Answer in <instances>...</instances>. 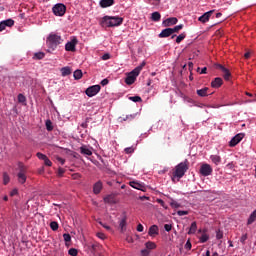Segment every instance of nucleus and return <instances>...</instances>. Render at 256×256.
Listing matches in <instances>:
<instances>
[{"instance_id":"nucleus-1","label":"nucleus","mask_w":256,"mask_h":256,"mask_svg":"<svg viewBox=\"0 0 256 256\" xmlns=\"http://www.w3.org/2000/svg\"><path fill=\"white\" fill-rule=\"evenodd\" d=\"M61 43H63V37L55 33L49 34L46 40L48 48L52 51H55V49H57V46Z\"/></svg>"},{"instance_id":"nucleus-2","label":"nucleus","mask_w":256,"mask_h":256,"mask_svg":"<svg viewBox=\"0 0 256 256\" xmlns=\"http://www.w3.org/2000/svg\"><path fill=\"white\" fill-rule=\"evenodd\" d=\"M124 19L119 16H105L102 19V25L106 27H117L123 24Z\"/></svg>"},{"instance_id":"nucleus-3","label":"nucleus","mask_w":256,"mask_h":256,"mask_svg":"<svg viewBox=\"0 0 256 256\" xmlns=\"http://www.w3.org/2000/svg\"><path fill=\"white\" fill-rule=\"evenodd\" d=\"M189 164L190 163L188 160L178 164L173 172V177H177L179 179L183 178L186 172L189 170Z\"/></svg>"},{"instance_id":"nucleus-4","label":"nucleus","mask_w":256,"mask_h":256,"mask_svg":"<svg viewBox=\"0 0 256 256\" xmlns=\"http://www.w3.org/2000/svg\"><path fill=\"white\" fill-rule=\"evenodd\" d=\"M18 171H19L17 174L18 182L21 184H25L27 181V176H26L27 167L23 163L19 162L18 163Z\"/></svg>"},{"instance_id":"nucleus-5","label":"nucleus","mask_w":256,"mask_h":256,"mask_svg":"<svg viewBox=\"0 0 256 256\" xmlns=\"http://www.w3.org/2000/svg\"><path fill=\"white\" fill-rule=\"evenodd\" d=\"M139 76V69L132 70L126 77L125 83L129 86L133 85Z\"/></svg>"},{"instance_id":"nucleus-6","label":"nucleus","mask_w":256,"mask_h":256,"mask_svg":"<svg viewBox=\"0 0 256 256\" xmlns=\"http://www.w3.org/2000/svg\"><path fill=\"white\" fill-rule=\"evenodd\" d=\"M101 90L100 85H93L86 89L85 93L89 98L96 96Z\"/></svg>"},{"instance_id":"nucleus-7","label":"nucleus","mask_w":256,"mask_h":256,"mask_svg":"<svg viewBox=\"0 0 256 256\" xmlns=\"http://www.w3.org/2000/svg\"><path fill=\"white\" fill-rule=\"evenodd\" d=\"M52 11L55 16H63L67 12V7H65L63 4H56Z\"/></svg>"},{"instance_id":"nucleus-8","label":"nucleus","mask_w":256,"mask_h":256,"mask_svg":"<svg viewBox=\"0 0 256 256\" xmlns=\"http://www.w3.org/2000/svg\"><path fill=\"white\" fill-rule=\"evenodd\" d=\"M78 44V40L76 37H73L71 41L66 43L65 45V50L70 51V52H75L76 51V45Z\"/></svg>"},{"instance_id":"nucleus-9","label":"nucleus","mask_w":256,"mask_h":256,"mask_svg":"<svg viewBox=\"0 0 256 256\" xmlns=\"http://www.w3.org/2000/svg\"><path fill=\"white\" fill-rule=\"evenodd\" d=\"M212 173H213V168H211V165H209V164L201 165V167H200V174L202 176L207 177V176L211 175Z\"/></svg>"},{"instance_id":"nucleus-10","label":"nucleus","mask_w":256,"mask_h":256,"mask_svg":"<svg viewBox=\"0 0 256 256\" xmlns=\"http://www.w3.org/2000/svg\"><path fill=\"white\" fill-rule=\"evenodd\" d=\"M216 68L217 70H220L222 72L224 80L229 81L231 77V73L229 72V70L221 64H217Z\"/></svg>"},{"instance_id":"nucleus-11","label":"nucleus","mask_w":256,"mask_h":256,"mask_svg":"<svg viewBox=\"0 0 256 256\" xmlns=\"http://www.w3.org/2000/svg\"><path fill=\"white\" fill-rule=\"evenodd\" d=\"M243 138H244V134H236V136H234L232 140H230L229 146L235 147L237 144H239L242 141Z\"/></svg>"},{"instance_id":"nucleus-12","label":"nucleus","mask_w":256,"mask_h":256,"mask_svg":"<svg viewBox=\"0 0 256 256\" xmlns=\"http://www.w3.org/2000/svg\"><path fill=\"white\" fill-rule=\"evenodd\" d=\"M223 84V80L221 77H216L212 80L211 82V87L214 88V89H219L221 88Z\"/></svg>"},{"instance_id":"nucleus-13","label":"nucleus","mask_w":256,"mask_h":256,"mask_svg":"<svg viewBox=\"0 0 256 256\" xmlns=\"http://www.w3.org/2000/svg\"><path fill=\"white\" fill-rule=\"evenodd\" d=\"M196 94L201 98H205V97H208L209 95H211V93H209V87H204L202 89H198L196 91Z\"/></svg>"},{"instance_id":"nucleus-14","label":"nucleus","mask_w":256,"mask_h":256,"mask_svg":"<svg viewBox=\"0 0 256 256\" xmlns=\"http://www.w3.org/2000/svg\"><path fill=\"white\" fill-rule=\"evenodd\" d=\"M130 186L134 189L141 190L142 192L146 191V186L143 183H139L137 181L130 182Z\"/></svg>"},{"instance_id":"nucleus-15","label":"nucleus","mask_w":256,"mask_h":256,"mask_svg":"<svg viewBox=\"0 0 256 256\" xmlns=\"http://www.w3.org/2000/svg\"><path fill=\"white\" fill-rule=\"evenodd\" d=\"M178 23V19L176 17L167 18L162 22L163 26L170 27Z\"/></svg>"},{"instance_id":"nucleus-16","label":"nucleus","mask_w":256,"mask_h":256,"mask_svg":"<svg viewBox=\"0 0 256 256\" xmlns=\"http://www.w3.org/2000/svg\"><path fill=\"white\" fill-rule=\"evenodd\" d=\"M213 12H215V10H211L209 12H206L204 15L199 17L198 20L202 23H207L209 21V18H211V16L213 15Z\"/></svg>"},{"instance_id":"nucleus-17","label":"nucleus","mask_w":256,"mask_h":256,"mask_svg":"<svg viewBox=\"0 0 256 256\" xmlns=\"http://www.w3.org/2000/svg\"><path fill=\"white\" fill-rule=\"evenodd\" d=\"M172 34H173L172 28H166L162 30L158 36L159 38H167V37H170Z\"/></svg>"},{"instance_id":"nucleus-18","label":"nucleus","mask_w":256,"mask_h":256,"mask_svg":"<svg viewBox=\"0 0 256 256\" xmlns=\"http://www.w3.org/2000/svg\"><path fill=\"white\" fill-rule=\"evenodd\" d=\"M159 234V228H158V226L157 225H152V226H150V228H149V230H148V235L150 236V237H154V236H156V235H158Z\"/></svg>"},{"instance_id":"nucleus-19","label":"nucleus","mask_w":256,"mask_h":256,"mask_svg":"<svg viewBox=\"0 0 256 256\" xmlns=\"http://www.w3.org/2000/svg\"><path fill=\"white\" fill-rule=\"evenodd\" d=\"M115 4L114 0H101L100 1V6L102 8H107V7H111Z\"/></svg>"},{"instance_id":"nucleus-20","label":"nucleus","mask_w":256,"mask_h":256,"mask_svg":"<svg viewBox=\"0 0 256 256\" xmlns=\"http://www.w3.org/2000/svg\"><path fill=\"white\" fill-rule=\"evenodd\" d=\"M102 188H103L102 182H101V181H98V182L95 183L94 186H93V192H94L95 194H99V193L101 192Z\"/></svg>"},{"instance_id":"nucleus-21","label":"nucleus","mask_w":256,"mask_h":256,"mask_svg":"<svg viewBox=\"0 0 256 256\" xmlns=\"http://www.w3.org/2000/svg\"><path fill=\"white\" fill-rule=\"evenodd\" d=\"M197 229H198L197 222H192L191 226H190V229L188 231V235L196 234Z\"/></svg>"},{"instance_id":"nucleus-22","label":"nucleus","mask_w":256,"mask_h":256,"mask_svg":"<svg viewBox=\"0 0 256 256\" xmlns=\"http://www.w3.org/2000/svg\"><path fill=\"white\" fill-rule=\"evenodd\" d=\"M256 221V210H254L248 218L247 225H252Z\"/></svg>"},{"instance_id":"nucleus-23","label":"nucleus","mask_w":256,"mask_h":256,"mask_svg":"<svg viewBox=\"0 0 256 256\" xmlns=\"http://www.w3.org/2000/svg\"><path fill=\"white\" fill-rule=\"evenodd\" d=\"M61 74H62V77H67V76L71 75V69H70V67H69V66L63 67V68L61 69Z\"/></svg>"},{"instance_id":"nucleus-24","label":"nucleus","mask_w":256,"mask_h":256,"mask_svg":"<svg viewBox=\"0 0 256 256\" xmlns=\"http://www.w3.org/2000/svg\"><path fill=\"white\" fill-rule=\"evenodd\" d=\"M46 57V54L44 52H37L33 55V59H36L37 61H41Z\"/></svg>"},{"instance_id":"nucleus-25","label":"nucleus","mask_w":256,"mask_h":256,"mask_svg":"<svg viewBox=\"0 0 256 256\" xmlns=\"http://www.w3.org/2000/svg\"><path fill=\"white\" fill-rule=\"evenodd\" d=\"M145 248H146L147 250H154V249L157 248V245H156L155 242L148 241V242L145 243Z\"/></svg>"},{"instance_id":"nucleus-26","label":"nucleus","mask_w":256,"mask_h":256,"mask_svg":"<svg viewBox=\"0 0 256 256\" xmlns=\"http://www.w3.org/2000/svg\"><path fill=\"white\" fill-rule=\"evenodd\" d=\"M80 152L83 155H87V156H91L92 155V151L90 149H88L86 146H82L80 148Z\"/></svg>"},{"instance_id":"nucleus-27","label":"nucleus","mask_w":256,"mask_h":256,"mask_svg":"<svg viewBox=\"0 0 256 256\" xmlns=\"http://www.w3.org/2000/svg\"><path fill=\"white\" fill-rule=\"evenodd\" d=\"M151 20L155 22H159L161 20V14L159 12H153L151 14Z\"/></svg>"},{"instance_id":"nucleus-28","label":"nucleus","mask_w":256,"mask_h":256,"mask_svg":"<svg viewBox=\"0 0 256 256\" xmlns=\"http://www.w3.org/2000/svg\"><path fill=\"white\" fill-rule=\"evenodd\" d=\"M105 203H109V204H115L116 200L115 197L113 195H108L104 198Z\"/></svg>"},{"instance_id":"nucleus-29","label":"nucleus","mask_w":256,"mask_h":256,"mask_svg":"<svg viewBox=\"0 0 256 256\" xmlns=\"http://www.w3.org/2000/svg\"><path fill=\"white\" fill-rule=\"evenodd\" d=\"M211 161L215 164V165H219L221 163V157L217 156V155H212L210 157Z\"/></svg>"},{"instance_id":"nucleus-30","label":"nucleus","mask_w":256,"mask_h":256,"mask_svg":"<svg viewBox=\"0 0 256 256\" xmlns=\"http://www.w3.org/2000/svg\"><path fill=\"white\" fill-rule=\"evenodd\" d=\"M45 125H46L47 131H53L54 130L53 122L50 119L46 120Z\"/></svg>"},{"instance_id":"nucleus-31","label":"nucleus","mask_w":256,"mask_h":256,"mask_svg":"<svg viewBox=\"0 0 256 256\" xmlns=\"http://www.w3.org/2000/svg\"><path fill=\"white\" fill-rule=\"evenodd\" d=\"M5 27H12L15 24V21L13 19H7L5 21H1Z\"/></svg>"},{"instance_id":"nucleus-32","label":"nucleus","mask_w":256,"mask_h":256,"mask_svg":"<svg viewBox=\"0 0 256 256\" xmlns=\"http://www.w3.org/2000/svg\"><path fill=\"white\" fill-rule=\"evenodd\" d=\"M63 239H64V241H65V243H66V247H69V243H70V241H71V236H70V234H69V233H64V234H63Z\"/></svg>"},{"instance_id":"nucleus-33","label":"nucleus","mask_w":256,"mask_h":256,"mask_svg":"<svg viewBox=\"0 0 256 256\" xmlns=\"http://www.w3.org/2000/svg\"><path fill=\"white\" fill-rule=\"evenodd\" d=\"M50 228H51V230L52 231H57V230H59V223H57L56 221H52L51 223H50Z\"/></svg>"},{"instance_id":"nucleus-34","label":"nucleus","mask_w":256,"mask_h":256,"mask_svg":"<svg viewBox=\"0 0 256 256\" xmlns=\"http://www.w3.org/2000/svg\"><path fill=\"white\" fill-rule=\"evenodd\" d=\"M136 117V114H130V115H126L125 117H121L122 121H132L134 120Z\"/></svg>"},{"instance_id":"nucleus-35","label":"nucleus","mask_w":256,"mask_h":256,"mask_svg":"<svg viewBox=\"0 0 256 256\" xmlns=\"http://www.w3.org/2000/svg\"><path fill=\"white\" fill-rule=\"evenodd\" d=\"M73 76H74V79H75V80H80V79L82 78V71L79 70V69L76 70V71L74 72Z\"/></svg>"},{"instance_id":"nucleus-36","label":"nucleus","mask_w":256,"mask_h":256,"mask_svg":"<svg viewBox=\"0 0 256 256\" xmlns=\"http://www.w3.org/2000/svg\"><path fill=\"white\" fill-rule=\"evenodd\" d=\"M207 241H209V235H207L206 233L202 234L200 237V243L204 244L207 243Z\"/></svg>"},{"instance_id":"nucleus-37","label":"nucleus","mask_w":256,"mask_h":256,"mask_svg":"<svg viewBox=\"0 0 256 256\" xmlns=\"http://www.w3.org/2000/svg\"><path fill=\"white\" fill-rule=\"evenodd\" d=\"M126 226H127V219H126V217H125V218H123V219L120 221V228H121L122 232H124Z\"/></svg>"},{"instance_id":"nucleus-38","label":"nucleus","mask_w":256,"mask_h":256,"mask_svg":"<svg viewBox=\"0 0 256 256\" xmlns=\"http://www.w3.org/2000/svg\"><path fill=\"white\" fill-rule=\"evenodd\" d=\"M183 28H184V25H183V24L177 25V26H175L174 28H171L172 34L179 32V31L182 30Z\"/></svg>"},{"instance_id":"nucleus-39","label":"nucleus","mask_w":256,"mask_h":256,"mask_svg":"<svg viewBox=\"0 0 256 256\" xmlns=\"http://www.w3.org/2000/svg\"><path fill=\"white\" fill-rule=\"evenodd\" d=\"M17 99H18L19 103H26V101H27L26 96L21 93L18 94Z\"/></svg>"},{"instance_id":"nucleus-40","label":"nucleus","mask_w":256,"mask_h":256,"mask_svg":"<svg viewBox=\"0 0 256 256\" xmlns=\"http://www.w3.org/2000/svg\"><path fill=\"white\" fill-rule=\"evenodd\" d=\"M185 38H186V33L180 34V35L176 38V43H177V44H180Z\"/></svg>"},{"instance_id":"nucleus-41","label":"nucleus","mask_w":256,"mask_h":256,"mask_svg":"<svg viewBox=\"0 0 256 256\" xmlns=\"http://www.w3.org/2000/svg\"><path fill=\"white\" fill-rule=\"evenodd\" d=\"M130 101L134 103L142 102V98L140 96H130Z\"/></svg>"},{"instance_id":"nucleus-42","label":"nucleus","mask_w":256,"mask_h":256,"mask_svg":"<svg viewBox=\"0 0 256 256\" xmlns=\"http://www.w3.org/2000/svg\"><path fill=\"white\" fill-rule=\"evenodd\" d=\"M10 182V177L7 173H3V184L7 185Z\"/></svg>"},{"instance_id":"nucleus-43","label":"nucleus","mask_w":256,"mask_h":256,"mask_svg":"<svg viewBox=\"0 0 256 256\" xmlns=\"http://www.w3.org/2000/svg\"><path fill=\"white\" fill-rule=\"evenodd\" d=\"M68 254L70 256H77L78 255V250L75 249V248H70L69 251H68Z\"/></svg>"},{"instance_id":"nucleus-44","label":"nucleus","mask_w":256,"mask_h":256,"mask_svg":"<svg viewBox=\"0 0 256 256\" xmlns=\"http://www.w3.org/2000/svg\"><path fill=\"white\" fill-rule=\"evenodd\" d=\"M146 62H142L141 65H139L138 67L134 68V70H138V74L140 75L141 71L143 70V68L145 67Z\"/></svg>"},{"instance_id":"nucleus-45","label":"nucleus","mask_w":256,"mask_h":256,"mask_svg":"<svg viewBox=\"0 0 256 256\" xmlns=\"http://www.w3.org/2000/svg\"><path fill=\"white\" fill-rule=\"evenodd\" d=\"M156 202H157L158 204H160V205L163 207V209H168V206L165 204V201H164V200H162V199H157Z\"/></svg>"},{"instance_id":"nucleus-46","label":"nucleus","mask_w":256,"mask_h":256,"mask_svg":"<svg viewBox=\"0 0 256 256\" xmlns=\"http://www.w3.org/2000/svg\"><path fill=\"white\" fill-rule=\"evenodd\" d=\"M177 215L179 217H183V215H189V211L179 210V211H177Z\"/></svg>"},{"instance_id":"nucleus-47","label":"nucleus","mask_w":256,"mask_h":256,"mask_svg":"<svg viewBox=\"0 0 256 256\" xmlns=\"http://www.w3.org/2000/svg\"><path fill=\"white\" fill-rule=\"evenodd\" d=\"M44 161V164L48 167H52L53 166V163L52 161L47 157L46 159L43 160Z\"/></svg>"},{"instance_id":"nucleus-48","label":"nucleus","mask_w":256,"mask_h":256,"mask_svg":"<svg viewBox=\"0 0 256 256\" xmlns=\"http://www.w3.org/2000/svg\"><path fill=\"white\" fill-rule=\"evenodd\" d=\"M172 228H173V226H172L171 224H165V225H164V230H165L166 232H171V231H172Z\"/></svg>"},{"instance_id":"nucleus-49","label":"nucleus","mask_w":256,"mask_h":256,"mask_svg":"<svg viewBox=\"0 0 256 256\" xmlns=\"http://www.w3.org/2000/svg\"><path fill=\"white\" fill-rule=\"evenodd\" d=\"M216 238L217 240H221L223 238V232L221 230L216 232Z\"/></svg>"},{"instance_id":"nucleus-50","label":"nucleus","mask_w":256,"mask_h":256,"mask_svg":"<svg viewBox=\"0 0 256 256\" xmlns=\"http://www.w3.org/2000/svg\"><path fill=\"white\" fill-rule=\"evenodd\" d=\"M140 253L142 254V256H149L150 251L148 249H142Z\"/></svg>"},{"instance_id":"nucleus-51","label":"nucleus","mask_w":256,"mask_h":256,"mask_svg":"<svg viewBox=\"0 0 256 256\" xmlns=\"http://www.w3.org/2000/svg\"><path fill=\"white\" fill-rule=\"evenodd\" d=\"M36 156L38 159L43 160V161L47 158V156L42 153H37Z\"/></svg>"},{"instance_id":"nucleus-52","label":"nucleus","mask_w":256,"mask_h":256,"mask_svg":"<svg viewBox=\"0 0 256 256\" xmlns=\"http://www.w3.org/2000/svg\"><path fill=\"white\" fill-rule=\"evenodd\" d=\"M247 239H248L247 234H244V235H242V237L240 238V242H241L243 245H245V242H246Z\"/></svg>"},{"instance_id":"nucleus-53","label":"nucleus","mask_w":256,"mask_h":256,"mask_svg":"<svg viewBox=\"0 0 256 256\" xmlns=\"http://www.w3.org/2000/svg\"><path fill=\"white\" fill-rule=\"evenodd\" d=\"M170 205L172 206V207H174V209H179V207L181 206L179 203H177L176 201H172L171 203H170Z\"/></svg>"},{"instance_id":"nucleus-54","label":"nucleus","mask_w":256,"mask_h":256,"mask_svg":"<svg viewBox=\"0 0 256 256\" xmlns=\"http://www.w3.org/2000/svg\"><path fill=\"white\" fill-rule=\"evenodd\" d=\"M185 249L186 250H191L192 249V243L190 240H188L185 244Z\"/></svg>"},{"instance_id":"nucleus-55","label":"nucleus","mask_w":256,"mask_h":256,"mask_svg":"<svg viewBox=\"0 0 256 256\" xmlns=\"http://www.w3.org/2000/svg\"><path fill=\"white\" fill-rule=\"evenodd\" d=\"M136 231L142 233L144 231V226L142 224H138V227H136Z\"/></svg>"},{"instance_id":"nucleus-56","label":"nucleus","mask_w":256,"mask_h":256,"mask_svg":"<svg viewBox=\"0 0 256 256\" xmlns=\"http://www.w3.org/2000/svg\"><path fill=\"white\" fill-rule=\"evenodd\" d=\"M63 174H65V169L59 168V169H58V176H59V177H63Z\"/></svg>"},{"instance_id":"nucleus-57","label":"nucleus","mask_w":256,"mask_h":256,"mask_svg":"<svg viewBox=\"0 0 256 256\" xmlns=\"http://www.w3.org/2000/svg\"><path fill=\"white\" fill-rule=\"evenodd\" d=\"M134 151H135V150H134L133 147H129V148H126V149H125V152H126L127 154H132Z\"/></svg>"},{"instance_id":"nucleus-58","label":"nucleus","mask_w":256,"mask_h":256,"mask_svg":"<svg viewBox=\"0 0 256 256\" xmlns=\"http://www.w3.org/2000/svg\"><path fill=\"white\" fill-rule=\"evenodd\" d=\"M88 122H89V118H86L85 122H83L81 124V127L84 128V129L87 128L88 127Z\"/></svg>"},{"instance_id":"nucleus-59","label":"nucleus","mask_w":256,"mask_h":256,"mask_svg":"<svg viewBox=\"0 0 256 256\" xmlns=\"http://www.w3.org/2000/svg\"><path fill=\"white\" fill-rule=\"evenodd\" d=\"M109 84V80L107 78L103 79L101 81V85L104 87V86H107Z\"/></svg>"},{"instance_id":"nucleus-60","label":"nucleus","mask_w":256,"mask_h":256,"mask_svg":"<svg viewBox=\"0 0 256 256\" xmlns=\"http://www.w3.org/2000/svg\"><path fill=\"white\" fill-rule=\"evenodd\" d=\"M100 225H101L104 229H106L107 231H111V227H110V226H108V225H106V224H104V223H102V222H100Z\"/></svg>"},{"instance_id":"nucleus-61","label":"nucleus","mask_w":256,"mask_h":256,"mask_svg":"<svg viewBox=\"0 0 256 256\" xmlns=\"http://www.w3.org/2000/svg\"><path fill=\"white\" fill-rule=\"evenodd\" d=\"M97 237H98L99 239H101V240H104V239H105V234L102 233V232H99V233H97Z\"/></svg>"},{"instance_id":"nucleus-62","label":"nucleus","mask_w":256,"mask_h":256,"mask_svg":"<svg viewBox=\"0 0 256 256\" xmlns=\"http://www.w3.org/2000/svg\"><path fill=\"white\" fill-rule=\"evenodd\" d=\"M103 61H108L110 59V54L106 53L102 56Z\"/></svg>"},{"instance_id":"nucleus-63","label":"nucleus","mask_w":256,"mask_h":256,"mask_svg":"<svg viewBox=\"0 0 256 256\" xmlns=\"http://www.w3.org/2000/svg\"><path fill=\"white\" fill-rule=\"evenodd\" d=\"M57 161L61 163V165H65V159L58 157Z\"/></svg>"},{"instance_id":"nucleus-64","label":"nucleus","mask_w":256,"mask_h":256,"mask_svg":"<svg viewBox=\"0 0 256 256\" xmlns=\"http://www.w3.org/2000/svg\"><path fill=\"white\" fill-rule=\"evenodd\" d=\"M91 248L93 249V251H97V249L99 248V244H92Z\"/></svg>"}]
</instances>
